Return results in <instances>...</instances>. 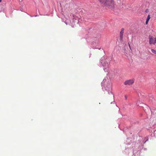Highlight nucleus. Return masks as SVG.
<instances>
[{"label": "nucleus", "instance_id": "obj_1", "mask_svg": "<svg viewBox=\"0 0 156 156\" xmlns=\"http://www.w3.org/2000/svg\"><path fill=\"white\" fill-rule=\"evenodd\" d=\"M101 5L108 6L112 7L114 5V2L113 0H98Z\"/></svg>", "mask_w": 156, "mask_h": 156}, {"label": "nucleus", "instance_id": "obj_2", "mask_svg": "<svg viewBox=\"0 0 156 156\" xmlns=\"http://www.w3.org/2000/svg\"><path fill=\"white\" fill-rule=\"evenodd\" d=\"M150 44H155L156 43V37L154 38L152 36H149V37Z\"/></svg>", "mask_w": 156, "mask_h": 156}, {"label": "nucleus", "instance_id": "obj_3", "mask_svg": "<svg viewBox=\"0 0 156 156\" xmlns=\"http://www.w3.org/2000/svg\"><path fill=\"white\" fill-rule=\"evenodd\" d=\"M134 82V80L133 79L128 80H126L124 83L125 85H131Z\"/></svg>", "mask_w": 156, "mask_h": 156}, {"label": "nucleus", "instance_id": "obj_4", "mask_svg": "<svg viewBox=\"0 0 156 156\" xmlns=\"http://www.w3.org/2000/svg\"><path fill=\"white\" fill-rule=\"evenodd\" d=\"M109 65V62L108 61L106 60L103 63V66L105 68L108 67Z\"/></svg>", "mask_w": 156, "mask_h": 156}, {"label": "nucleus", "instance_id": "obj_5", "mask_svg": "<svg viewBox=\"0 0 156 156\" xmlns=\"http://www.w3.org/2000/svg\"><path fill=\"white\" fill-rule=\"evenodd\" d=\"M124 29L123 28H122L121 29V31L120 33V38H120V39L121 40H122V39L123 35V34L124 32Z\"/></svg>", "mask_w": 156, "mask_h": 156}, {"label": "nucleus", "instance_id": "obj_6", "mask_svg": "<svg viewBox=\"0 0 156 156\" xmlns=\"http://www.w3.org/2000/svg\"><path fill=\"white\" fill-rule=\"evenodd\" d=\"M151 51L152 53L154 54H156V50H154V49H151Z\"/></svg>", "mask_w": 156, "mask_h": 156}, {"label": "nucleus", "instance_id": "obj_7", "mask_svg": "<svg viewBox=\"0 0 156 156\" xmlns=\"http://www.w3.org/2000/svg\"><path fill=\"white\" fill-rule=\"evenodd\" d=\"M151 19V16L150 15H148L147 18V20L149 21V20Z\"/></svg>", "mask_w": 156, "mask_h": 156}, {"label": "nucleus", "instance_id": "obj_8", "mask_svg": "<svg viewBox=\"0 0 156 156\" xmlns=\"http://www.w3.org/2000/svg\"><path fill=\"white\" fill-rule=\"evenodd\" d=\"M148 21H148L147 20H146V23H145L146 24H147L148 23Z\"/></svg>", "mask_w": 156, "mask_h": 156}, {"label": "nucleus", "instance_id": "obj_9", "mask_svg": "<svg viewBox=\"0 0 156 156\" xmlns=\"http://www.w3.org/2000/svg\"><path fill=\"white\" fill-rule=\"evenodd\" d=\"M125 99H126H126H127V96H126V95H125Z\"/></svg>", "mask_w": 156, "mask_h": 156}, {"label": "nucleus", "instance_id": "obj_10", "mask_svg": "<svg viewBox=\"0 0 156 156\" xmlns=\"http://www.w3.org/2000/svg\"><path fill=\"white\" fill-rule=\"evenodd\" d=\"M129 44V48H130V44Z\"/></svg>", "mask_w": 156, "mask_h": 156}, {"label": "nucleus", "instance_id": "obj_11", "mask_svg": "<svg viewBox=\"0 0 156 156\" xmlns=\"http://www.w3.org/2000/svg\"><path fill=\"white\" fill-rule=\"evenodd\" d=\"M2 1V0H0V2H1Z\"/></svg>", "mask_w": 156, "mask_h": 156}]
</instances>
